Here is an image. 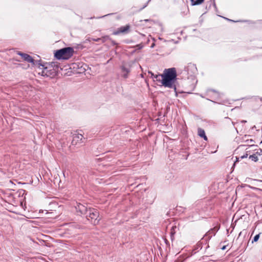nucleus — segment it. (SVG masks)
<instances>
[{"mask_svg": "<svg viewBox=\"0 0 262 262\" xmlns=\"http://www.w3.org/2000/svg\"><path fill=\"white\" fill-rule=\"evenodd\" d=\"M248 156V154L246 153L245 155H244V156H242L241 157V158L242 159H244V158H247Z\"/></svg>", "mask_w": 262, "mask_h": 262, "instance_id": "a211bd4d", "label": "nucleus"}, {"mask_svg": "<svg viewBox=\"0 0 262 262\" xmlns=\"http://www.w3.org/2000/svg\"><path fill=\"white\" fill-rule=\"evenodd\" d=\"M74 53V50L72 48L67 47L57 50L54 54L55 57L57 59H68L71 58Z\"/></svg>", "mask_w": 262, "mask_h": 262, "instance_id": "f03ea898", "label": "nucleus"}, {"mask_svg": "<svg viewBox=\"0 0 262 262\" xmlns=\"http://www.w3.org/2000/svg\"><path fill=\"white\" fill-rule=\"evenodd\" d=\"M261 160H262V157H261Z\"/></svg>", "mask_w": 262, "mask_h": 262, "instance_id": "a878e982", "label": "nucleus"}, {"mask_svg": "<svg viewBox=\"0 0 262 262\" xmlns=\"http://www.w3.org/2000/svg\"><path fill=\"white\" fill-rule=\"evenodd\" d=\"M204 0H196L195 2V3H194V4H195V5H200L202 3H203L204 2Z\"/></svg>", "mask_w": 262, "mask_h": 262, "instance_id": "dca6fc26", "label": "nucleus"}, {"mask_svg": "<svg viewBox=\"0 0 262 262\" xmlns=\"http://www.w3.org/2000/svg\"><path fill=\"white\" fill-rule=\"evenodd\" d=\"M130 26L129 25H126L125 26L121 27L118 28L117 30L114 32L113 34L114 35H118L120 33H127L129 29Z\"/></svg>", "mask_w": 262, "mask_h": 262, "instance_id": "423d86ee", "label": "nucleus"}, {"mask_svg": "<svg viewBox=\"0 0 262 262\" xmlns=\"http://www.w3.org/2000/svg\"><path fill=\"white\" fill-rule=\"evenodd\" d=\"M246 142L247 143V145H251V144H254V141L252 140V139H250V140H246Z\"/></svg>", "mask_w": 262, "mask_h": 262, "instance_id": "4468645a", "label": "nucleus"}, {"mask_svg": "<svg viewBox=\"0 0 262 262\" xmlns=\"http://www.w3.org/2000/svg\"><path fill=\"white\" fill-rule=\"evenodd\" d=\"M259 238V234L256 235L254 238L253 239L252 241V243H253L254 242H257Z\"/></svg>", "mask_w": 262, "mask_h": 262, "instance_id": "2eb2a0df", "label": "nucleus"}, {"mask_svg": "<svg viewBox=\"0 0 262 262\" xmlns=\"http://www.w3.org/2000/svg\"><path fill=\"white\" fill-rule=\"evenodd\" d=\"M225 249H226V246H223V247L222 248V250H225Z\"/></svg>", "mask_w": 262, "mask_h": 262, "instance_id": "4be33fe9", "label": "nucleus"}, {"mask_svg": "<svg viewBox=\"0 0 262 262\" xmlns=\"http://www.w3.org/2000/svg\"><path fill=\"white\" fill-rule=\"evenodd\" d=\"M256 155H258L260 158L261 159V157H262V149H256Z\"/></svg>", "mask_w": 262, "mask_h": 262, "instance_id": "ddd939ff", "label": "nucleus"}, {"mask_svg": "<svg viewBox=\"0 0 262 262\" xmlns=\"http://www.w3.org/2000/svg\"><path fill=\"white\" fill-rule=\"evenodd\" d=\"M121 69L122 77H123L124 78H127L128 74L130 72L129 69L126 68L124 66H122L121 67Z\"/></svg>", "mask_w": 262, "mask_h": 262, "instance_id": "6e6552de", "label": "nucleus"}, {"mask_svg": "<svg viewBox=\"0 0 262 262\" xmlns=\"http://www.w3.org/2000/svg\"><path fill=\"white\" fill-rule=\"evenodd\" d=\"M83 139V136L81 134H76L73 137V141L76 142L81 141Z\"/></svg>", "mask_w": 262, "mask_h": 262, "instance_id": "9b49d317", "label": "nucleus"}, {"mask_svg": "<svg viewBox=\"0 0 262 262\" xmlns=\"http://www.w3.org/2000/svg\"><path fill=\"white\" fill-rule=\"evenodd\" d=\"M18 54L20 55L25 60L28 61V62L33 63L34 60L29 55L20 52L18 53Z\"/></svg>", "mask_w": 262, "mask_h": 262, "instance_id": "0eeeda50", "label": "nucleus"}, {"mask_svg": "<svg viewBox=\"0 0 262 262\" xmlns=\"http://www.w3.org/2000/svg\"><path fill=\"white\" fill-rule=\"evenodd\" d=\"M86 217L89 220H91V222L94 225L98 224L100 220L99 217L98 211L94 208H90L88 210Z\"/></svg>", "mask_w": 262, "mask_h": 262, "instance_id": "20e7f679", "label": "nucleus"}, {"mask_svg": "<svg viewBox=\"0 0 262 262\" xmlns=\"http://www.w3.org/2000/svg\"><path fill=\"white\" fill-rule=\"evenodd\" d=\"M39 70H41V72L39 71L38 73L41 74L43 76L52 77L55 76L56 74V71L51 66L45 67L44 65L40 64L39 66Z\"/></svg>", "mask_w": 262, "mask_h": 262, "instance_id": "7ed1b4c3", "label": "nucleus"}, {"mask_svg": "<svg viewBox=\"0 0 262 262\" xmlns=\"http://www.w3.org/2000/svg\"><path fill=\"white\" fill-rule=\"evenodd\" d=\"M257 146L254 144H251L249 145V147L246 148V153L250 152L251 150L256 151V148Z\"/></svg>", "mask_w": 262, "mask_h": 262, "instance_id": "9d476101", "label": "nucleus"}, {"mask_svg": "<svg viewBox=\"0 0 262 262\" xmlns=\"http://www.w3.org/2000/svg\"><path fill=\"white\" fill-rule=\"evenodd\" d=\"M99 40H100L99 38H98V39H94L93 40L95 41H98Z\"/></svg>", "mask_w": 262, "mask_h": 262, "instance_id": "412c9836", "label": "nucleus"}, {"mask_svg": "<svg viewBox=\"0 0 262 262\" xmlns=\"http://www.w3.org/2000/svg\"><path fill=\"white\" fill-rule=\"evenodd\" d=\"M246 122V121H244V120L242 121V122Z\"/></svg>", "mask_w": 262, "mask_h": 262, "instance_id": "393cba45", "label": "nucleus"}, {"mask_svg": "<svg viewBox=\"0 0 262 262\" xmlns=\"http://www.w3.org/2000/svg\"><path fill=\"white\" fill-rule=\"evenodd\" d=\"M191 3V5L192 6H194L195 4H194V3H195V1L194 0H190Z\"/></svg>", "mask_w": 262, "mask_h": 262, "instance_id": "6ab92c4d", "label": "nucleus"}, {"mask_svg": "<svg viewBox=\"0 0 262 262\" xmlns=\"http://www.w3.org/2000/svg\"><path fill=\"white\" fill-rule=\"evenodd\" d=\"M249 159H250L252 161L256 162L258 160V158L256 154H253L252 155H250L249 156Z\"/></svg>", "mask_w": 262, "mask_h": 262, "instance_id": "f8f14e48", "label": "nucleus"}, {"mask_svg": "<svg viewBox=\"0 0 262 262\" xmlns=\"http://www.w3.org/2000/svg\"><path fill=\"white\" fill-rule=\"evenodd\" d=\"M63 174L64 178H66V171H63Z\"/></svg>", "mask_w": 262, "mask_h": 262, "instance_id": "aec40b11", "label": "nucleus"}, {"mask_svg": "<svg viewBox=\"0 0 262 262\" xmlns=\"http://www.w3.org/2000/svg\"><path fill=\"white\" fill-rule=\"evenodd\" d=\"M149 74L151 77L157 80H160V77L162 78L161 83L165 87L169 88H173L175 91L176 96L178 94L176 92V87L174 84V81L177 77V73L176 69L174 68L165 69L163 74L155 75L152 72H149Z\"/></svg>", "mask_w": 262, "mask_h": 262, "instance_id": "f257e3e1", "label": "nucleus"}, {"mask_svg": "<svg viewBox=\"0 0 262 262\" xmlns=\"http://www.w3.org/2000/svg\"><path fill=\"white\" fill-rule=\"evenodd\" d=\"M212 92L213 93L214 95L216 97H218L219 96V94L216 93V92L215 91H212Z\"/></svg>", "mask_w": 262, "mask_h": 262, "instance_id": "f3484780", "label": "nucleus"}, {"mask_svg": "<svg viewBox=\"0 0 262 262\" xmlns=\"http://www.w3.org/2000/svg\"><path fill=\"white\" fill-rule=\"evenodd\" d=\"M75 209L76 211L79 213V215L87 213L88 212L87 207L80 203H77L76 206H75Z\"/></svg>", "mask_w": 262, "mask_h": 262, "instance_id": "39448f33", "label": "nucleus"}, {"mask_svg": "<svg viewBox=\"0 0 262 262\" xmlns=\"http://www.w3.org/2000/svg\"><path fill=\"white\" fill-rule=\"evenodd\" d=\"M236 161H238V159H237V158H236Z\"/></svg>", "mask_w": 262, "mask_h": 262, "instance_id": "b1692460", "label": "nucleus"}, {"mask_svg": "<svg viewBox=\"0 0 262 262\" xmlns=\"http://www.w3.org/2000/svg\"><path fill=\"white\" fill-rule=\"evenodd\" d=\"M198 135L200 137L204 138L205 140H207V137L205 135V131L202 128L198 129Z\"/></svg>", "mask_w": 262, "mask_h": 262, "instance_id": "1a4fd4ad", "label": "nucleus"}, {"mask_svg": "<svg viewBox=\"0 0 262 262\" xmlns=\"http://www.w3.org/2000/svg\"><path fill=\"white\" fill-rule=\"evenodd\" d=\"M191 66L192 68H194V69H196V68L194 67V66L193 65H191Z\"/></svg>", "mask_w": 262, "mask_h": 262, "instance_id": "5701e85b", "label": "nucleus"}]
</instances>
